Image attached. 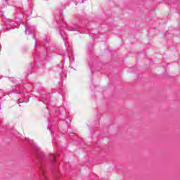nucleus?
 Listing matches in <instances>:
<instances>
[{"instance_id": "nucleus-1", "label": "nucleus", "mask_w": 180, "mask_h": 180, "mask_svg": "<svg viewBox=\"0 0 180 180\" xmlns=\"http://www.w3.org/2000/svg\"><path fill=\"white\" fill-rule=\"evenodd\" d=\"M32 151L34 155L36 157L37 160L39 161L40 165H39V171L44 178V180H47L44 172L46 171V166L41 162L43 158H44V153L40 150V148L37 147L36 145H32Z\"/></svg>"}, {"instance_id": "nucleus-2", "label": "nucleus", "mask_w": 180, "mask_h": 180, "mask_svg": "<svg viewBox=\"0 0 180 180\" xmlns=\"http://www.w3.org/2000/svg\"><path fill=\"white\" fill-rule=\"evenodd\" d=\"M0 18H3L2 22L5 25V27H3L4 30L9 31L11 30V29H15V27H16V26H15V22H13V20L5 18V14H4L2 10H0Z\"/></svg>"}, {"instance_id": "nucleus-3", "label": "nucleus", "mask_w": 180, "mask_h": 180, "mask_svg": "<svg viewBox=\"0 0 180 180\" xmlns=\"http://www.w3.org/2000/svg\"><path fill=\"white\" fill-rule=\"evenodd\" d=\"M29 34H32V39H35V43H37V39H36V35H34V32H36V27L34 25H28Z\"/></svg>"}, {"instance_id": "nucleus-4", "label": "nucleus", "mask_w": 180, "mask_h": 180, "mask_svg": "<svg viewBox=\"0 0 180 180\" xmlns=\"http://www.w3.org/2000/svg\"><path fill=\"white\" fill-rule=\"evenodd\" d=\"M50 160H51V165H54V164L56 162V155L51 154Z\"/></svg>"}, {"instance_id": "nucleus-5", "label": "nucleus", "mask_w": 180, "mask_h": 180, "mask_svg": "<svg viewBox=\"0 0 180 180\" xmlns=\"http://www.w3.org/2000/svg\"><path fill=\"white\" fill-rule=\"evenodd\" d=\"M41 98V99L40 100L41 102H44V103H47L48 100H47V98H46L45 95H42V96Z\"/></svg>"}, {"instance_id": "nucleus-6", "label": "nucleus", "mask_w": 180, "mask_h": 180, "mask_svg": "<svg viewBox=\"0 0 180 180\" xmlns=\"http://www.w3.org/2000/svg\"><path fill=\"white\" fill-rule=\"evenodd\" d=\"M20 89V87H19L18 86H17L15 89V94H22V91L19 90Z\"/></svg>"}, {"instance_id": "nucleus-7", "label": "nucleus", "mask_w": 180, "mask_h": 180, "mask_svg": "<svg viewBox=\"0 0 180 180\" xmlns=\"http://www.w3.org/2000/svg\"><path fill=\"white\" fill-rule=\"evenodd\" d=\"M69 58L70 64H72V63H74V61L75 60V58L74 56H70Z\"/></svg>"}, {"instance_id": "nucleus-8", "label": "nucleus", "mask_w": 180, "mask_h": 180, "mask_svg": "<svg viewBox=\"0 0 180 180\" xmlns=\"http://www.w3.org/2000/svg\"><path fill=\"white\" fill-rule=\"evenodd\" d=\"M82 2H84V0H75V4H76V5H78V4H82Z\"/></svg>"}, {"instance_id": "nucleus-9", "label": "nucleus", "mask_w": 180, "mask_h": 180, "mask_svg": "<svg viewBox=\"0 0 180 180\" xmlns=\"http://www.w3.org/2000/svg\"><path fill=\"white\" fill-rule=\"evenodd\" d=\"M67 30L68 32H75L76 30L74 28H68V27H67Z\"/></svg>"}, {"instance_id": "nucleus-10", "label": "nucleus", "mask_w": 180, "mask_h": 180, "mask_svg": "<svg viewBox=\"0 0 180 180\" xmlns=\"http://www.w3.org/2000/svg\"><path fill=\"white\" fill-rule=\"evenodd\" d=\"M18 19H20V20H22L23 19L24 16L22 14H20V16L16 17V19H18Z\"/></svg>"}, {"instance_id": "nucleus-11", "label": "nucleus", "mask_w": 180, "mask_h": 180, "mask_svg": "<svg viewBox=\"0 0 180 180\" xmlns=\"http://www.w3.org/2000/svg\"><path fill=\"white\" fill-rule=\"evenodd\" d=\"M23 102H25V101H19L18 102V105L20 107H22V105H20V103H23Z\"/></svg>"}, {"instance_id": "nucleus-12", "label": "nucleus", "mask_w": 180, "mask_h": 180, "mask_svg": "<svg viewBox=\"0 0 180 180\" xmlns=\"http://www.w3.org/2000/svg\"><path fill=\"white\" fill-rule=\"evenodd\" d=\"M27 15H32V11H28V13Z\"/></svg>"}, {"instance_id": "nucleus-13", "label": "nucleus", "mask_w": 180, "mask_h": 180, "mask_svg": "<svg viewBox=\"0 0 180 180\" xmlns=\"http://www.w3.org/2000/svg\"><path fill=\"white\" fill-rule=\"evenodd\" d=\"M59 34L60 36H61V37H63V34L61 33V31H59Z\"/></svg>"}, {"instance_id": "nucleus-14", "label": "nucleus", "mask_w": 180, "mask_h": 180, "mask_svg": "<svg viewBox=\"0 0 180 180\" xmlns=\"http://www.w3.org/2000/svg\"><path fill=\"white\" fill-rule=\"evenodd\" d=\"M5 1V4H8V0H3Z\"/></svg>"}, {"instance_id": "nucleus-15", "label": "nucleus", "mask_w": 180, "mask_h": 180, "mask_svg": "<svg viewBox=\"0 0 180 180\" xmlns=\"http://www.w3.org/2000/svg\"><path fill=\"white\" fill-rule=\"evenodd\" d=\"M26 30H27V26H25V32H26Z\"/></svg>"}, {"instance_id": "nucleus-16", "label": "nucleus", "mask_w": 180, "mask_h": 180, "mask_svg": "<svg viewBox=\"0 0 180 180\" xmlns=\"http://www.w3.org/2000/svg\"><path fill=\"white\" fill-rule=\"evenodd\" d=\"M63 61H65V57L63 58Z\"/></svg>"}]
</instances>
